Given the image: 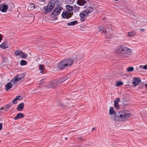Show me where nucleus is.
<instances>
[{
  "label": "nucleus",
  "mask_w": 147,
  "mask_h": 147,
  "mask_svg": "<svg viewBox=\"0 0 147 147\" xmlns=\"http://www.w3.org/2000/svg\"><path fill=\"white\" fill-rule=\"evenodd\" d=\"M131 115L126 110H122L120 111L118 113H117V115L114 117V119L116 121H119L121 120L128 119Z\"/></svg>",
  "instance_id": "1"
},
{
  "label": "nucleus",
  "mask_w": 147,
  "mask_h": 147,
  "mask_svg": "<svg viewBox=\"0 0 147 147\" xmlns=\"http://www.w3.org/2000/svg\"><path fill=\"white\" fill-rule=\"evenodd\" d=\"M73 62V59L71 58L64 59L59 63L58 67L59 69H63L72 65Z\"/></svg>",
  "instance_id": "2"
},
{
  "label": "nucleus",
  "mask_w": 147,
  "mask_h": 147,
  "mask_svg": "<svg viewBox=\"0 0 147 147\" xmlns=\"http://www.w3.org/2000/svg\"><path fill=\"white\" fill-rule=\"evenodd\" d=\"M93 10V7H89L85 9L82 11L80 14L81 21L84 22L85 20V19L90 13L92 12Z\"/></svg>",
  "instance_id": "3"
},
{
  "label": "nucleus",
  "mask_w": 147,
  "mask_h": 147,
  "mask_svg": "<svg viewBox=\"0 0 147 147\" xmlns=\"http://www.w3.org/2000/svg\"><path fill=\"white\" fill-rule=\"evenodd\" d=\"M66 7L67 10L63 12L61 16L64 19H69L73 14V13H71L70 12L73 10V9L72 6L70 5H66Z\"/></svg>",
  "instance_id": "4"
},
{
  "label": "nucleus",
  "mask_w": 147,
  "mask_h": 147,
  "mask_svg": "<svg viewBox=\"0 0 147 147\" xmlns=\"http://www.w3.org/2000/svg\"><path fill=\"white\" fill-rule=\"evenodd\" d=\"M119 50L121 51V55L125 57H127L131 53V50L124 46L122 45L119 48Z\"/></svg>",
  "instance_id": "5"
},
{
  "label": "nucleus",
  "mask_w": 147,
  "mask_h": 147,
  "mask_svg": "<svg viewBox=\"0 0 147 147\" xmlns=\"http://www.w3.org/2000/svg\"><path fill=\"white\" fill-rule=\"evenodd\" d=\"M25 75L24 74L17 75L13 78V80L11 81V82H13V84H16L19 81L22 79L24 77Z\"/></svg>",
  "instance_id": "6"
},
{
  "label": "nucleus",
  "mask_w": 147,
  "mask_h": 147,
  "mask_svg": "<svg viewBox=\"0 0 147 147\" xmlns=\"http://www.w3.org/2000/svg\"><path fill=\"white\" fill-rule=\"evenodd\" d=\"M63 9V7L61 6H58L53 10L51 14V16L54 17L59 15L61 13V10Z\"/></svg>",
  "instance_id": "7"
},
{
  "label": "nucleus",
  "mask_w": 147,
  "mask_h": 147,
  "mask_svg": "<svg viewBox=\"0 0 147 147\" xmlns=\"http://www.w3.org/2000/svg\"><path fill=\"white\" fill-rule=\"evenodd\" d=\"M9 7L8 5L4 4V3L0 4V10L2 12H6L7 11V9Z\"/></svg>",
  "instance_id": "8"
},
{
  "label": "nucleus",
  "mask_w": 147,
  "mask_h": 147,
  "mask_svg": "<svg viewBox=\"0 0 147 147\" xmlns=\"http://www.w3.org/2000/svg\"><path fill=\"white\" fill-rule=\"evenodd\" d=\"M134 80L132 84L135 87L139 85L141 82V80L139 78L135 77L134 78Z\"/></svg>",
  "instance_id": "9"
},
{
  "label": "nucleus",
  "mask_w": 147,
  "mask_h": 147,
  "mask_svg": "<svg viewBox=\"0 0 147 147\" xmlns=\"http://www.w3.org/2000/svg\"><path fill=\"white\" fill-rule=\"evenodd\" d=\"M53 9V8L48 5L46 6H44L43 8V9L44 10V12L45 14L50 13L51 11Z\"/></svg>",
  "instance_id": "10"
},
{
  "label": "nucleus",
  "mask_w": 147,
  "mask_h": 147,
  "mask_svg": "<svg viewBox=\"0 0 147 147\" xmlns=\"http://www.w3.org/2000/svg\"><path fill=\"white\" fill-rule=\"evenodd\" d=\"M120 100L119 98H117L116 100H114V107L117 109H119V106L118 103L119 102Z\"/></svg>",
  "instance_id": "11"
},
{
  "label": "nucleus",
  "mask_w": 147,
  "mask_h": 147,
  "mask_svg": "<svg viewBox=\"0 0 147 147\" xmlns=\"http://www.w3.org/2000/svg\"><path fill=\"white\" fill-rule=\"evenodd\" d=\"M14 85L13 83V82H8L5 85V90L6 91L8 90L12 87Z\"/></svg>",
  "instance_id": "12"
},
{
  "label": "nucleus",
  "mask_w": 147,
  "mask_h": 147,
  "mask_svg": "<svg viewBox=\"0 0 147 147\" xmlns=\"http://www.w3.org/2000/svg\"><path fill=\"white\" fill-rule=\"evenodd\" d=\"M55 3V0H51L49 2L48 5L53 9Z\"/></svg>",
  "instance_id": "13"
},
{
  "label": "nucleus",
  "mask_w": 147,
  "mask_h": 147,
  "mask_svg": "<svg viewBox=\"0 0 147 147\" xmlns=\"http://www.w3.org/2000/svg\"><path fill=\"white\" fill-rule=\"evenodd\" d=\"M24 117V114L21 113H18L14 119L15 120H17L20 118H22Z\"/></svg>",
  "instance_id": "14"
},
{
  "label": "nucleus",
  "mask_w": 147,
  "mask_h": 147,
  "mask_svg": "<svg viewBox=\"0 0 147 147\" xmlns=\"http://www.w3.org/2000/svg\"><path fill=\"white\" fill-rule=\"evenodd\" d=\"M109 114L111 115H113L114 117L116 116L115 111L113 109V107H110L109 111Z\"/></svg>",
  "instance_id": "15"
},
{
  "label": "nucleus",
  "mask_w": 147,
  "mask_h": 147,
  "mask_svg": "<svg viewBox=\"0 0 147 147\" xmlns=\"http://www.w3.org/2000/svg\"><path fill=\"white\" fill-rule=\"evenodd\" d=\"M0 47L1 48L5 49L9 47L8 44L7 42H4L0 45Z\"/></svg>",
  "instance_id": "16"
},
{
  "label": "nucleus",
  "mask_w": 147,
  "mask_h": 147,
  "mask_svg": "<svg viewBox=\"0 0 147 147\" xmlns=\"http://www.w3.org/2000/svg\"><path fill=\"white\" fill-rule=\"evenodd\" d=\"M77 3L78 5L82 6L86 3V1L84 0H78Z\"/></svg>",
  "instance_id": "17"
},
{
  "label": "nucleus",
  "mask_w": 147,
  "mask_h": 147,
  "mask_svg": "<svg viewBox=\"0 0 147 147\" xmlns=\"http://www.w3.org/2000/svg\"><path fill=\"white\" fill-rule=\"evenodd\" d=\"M24 107V103H21L18 105L17 109L18 111H22Z\"/></svg>",
  "instance_id": "18"
},
{
  "label": "nucleus",
  "mask_w": 147,
  "mask_h": 147,
  "mask_svg": "<svg viewBox=\"0 0 147 147\" xmlns=\"http://www.w3.org/2000/svg\"><path fill=\"white\" fill-rule=\"evenodd\" d=\"M78 23V21L77 20H75L67 23V24L68 26H74L75 25L77 24Z\"/></svg>",
  "instance_id": "19"
},
{
  "label": "nucleus",
  "mask_w": 147,
  "mask_h": 147,
  "mask_svg": "<svg viewBox=\"0 0 147 147\" xmlns=\"http://www.w3.org/2000/svg\"><path fill=\"white\" fill-rule=\"evenodd\" d=\"M99 31L100 32L101 31V32L106 33L107 32V31L106 29L104 28L102 26H100L99 27Z\"/></svg>",
  "instance_id": "20"
},
{
  "label": "nucleus",
  "mask_w": 147,
  "mask_h": 147,
  "mask_svg": "<svg viewBox=\"0 0 147 147\" xmlns=\"http://www.w3.org/2000/svg\"><path fill=\"white\" fill-rule=\"evenodd\" d=\"M76 138L77 140H78V141L80 142H83L85 140V139L83 137H80L78 136L76 137Z\"/></svg>",
  "instance_id": "21"
},
{
  "label": "nucleus",
  "mask_w": 147,
  "mask_h": 147,
  "mask_svg": "<svg viewBox=\"0 0 147 147\" xmlns=\"http://www.w3.org/2000/svg\"><path fill=\"white\" fill-rule=\"evenodd\" d=\"M27 64V62L26 61L22 60L20 61V64L22 66L25 65Z\"/></svg>",
  "instance_id": "22"
},
{
  "label": "nucleus",
  "mask_w": 147,
  "mask_h": 147,
  "mask_svg": "<svg viewBox=\"0 0 147 147\" xmlns=\"http://www.w3.org/2000/svg\"><path fill=\"white\" fill-rule=\"evenodd\" d=\"M22 52V51H20L19 50H17L14 53V54L16 56H18L20 57V55L21 54V53Z\"/></svg>",
  "instance_id": "23"
},
{
  "label": "nucleus",
  "mask_w": 147,
  "mask_h": 147,
  "mask_svg": "<svg viewBox=\"0 0 147 147\" xmlns=\"http://www.w3.org/2000/svg\"><path fill=\"white\" fill-rule=\"evenodd\" d=\"M21 54L20 55V57L22 59H26V58L27 55L25 53L22 52Z\"/></svg>",
  "instance_id": "24"
},
{
  "label": "nucleus",
  "mask_w": 147,
  "mask_h": 147,
  "mask_svg": "<svg viewBox=\"0 0 147 147\" xmlns=\"http://www.w3.org/2000/svg\"><path fill=\"white\" fill-rule=\"evenodd\" d=\"M136 34V32L134 31H132V32H129L128 33V35L130 37H132Z\"/></svg>",
  "instance_id": "25"
},
{
  "label": "nucleus",
  "mask_w": 147,
  "mask_h": 147,
  "mask_svg": "<svg viewBox=\"0 0 147 147\" xmlns=\"http://www.w3.org/2000/svg\"><path fill=\"white\" fill-rule=\"evenodd\" d=\"M74 0H66V3L67 4H71L74 3Z\"/></svg>",
  "instance_id": "26"
},
{
  "label": "nucleus",
  "mask_w": 147,
  "mask_h": 147,
  "mask_svg": "<svg viewBox=\"0 0 147 147\" xmlns=\"http://www.w3.org/2000/svg\"><path fill=\"white\" fill-rule=\"evenodd\" d=\"M134 70V68L132 67H129L127 69V70L128 72L132 71Z\"/></svg>",
  "instance_id": "27"
},
{
  "label": "nucleus",
  "mask_w": 147,
  "mask_h": 147,
  "mask_svg": "<svg viewBox=\"0 0 147 147\" xmlns=\"http://www.w3.org/2000/svg\"><path fill=\"white\" fill-rule=\"evenodd\" d=\"M39 67L40 69V72L41 73H42L44 72V71L43 70V66L42 65H40L39 66Z\"/></svg>",
  "instance_id": "28"
},
{
  "label": "nucleus",
  "mask_w": 147,
  "mask_h": 147,
  "mask_svg": "<svg viewBox=\"0 0 147 147\" xmlns=\"http://www.w3.org/2000/svg\"><path fill=\"white\" fill-rule=\"evenodd\" d=\"M28 7L31 10H33L34 8H35V5L32 3V4L30 5Z\"/></svg>",
  "instance_id": "29"
},
{
  "label": "nucleus",
  "mask_w": 147,
  "mask_h": 147,
  "mask_svg": "<svg viewBox=\"0 0 147 147\" xmlns=\"http://www.w3.org/2000/svg\"><path fill=\"white\" fill-rule=\"evenodd\" d=\"M123 83L120 81L117 82L116 86H119L123 84Z\"/></svg>",
  "instance_id": "30"
},
{
  "label": "nucleus",
  "mask_w": 147,
  "mask_h": 147,
  "mask_svg": "<svg viewBox=\"0 0 147 147\" xmlns=\"http://www.w3.org/2000/svg\"><path fill=\"white\" fill-rule=\"evenodd\" d=\"M57 85V84L56 83H51L50 85V87H49V88H55V87Z\"/></svg>",
  "instance_id": "31"
},
{
  "label": "nucleus",
  "mask_w": 147,
  "mask_h": 147,
  "mask_svg": "<svg viewBox=\"0 0 147 147\" xmlns=\"http://www.w3.org/2000/svg\"><path fill=\"white\" fill-rule=\"evenodd\" d=\"M17 98L16 97L15 98V99H13L12 101V102L13 104H16L17 103V100H18Z\"/></svg>",
  "instance_id": "32"
},
{
  "label": "nucleus",
  "mask_w": 147,
  "mask_h": 147,
  "mask_svg": "<svg viewBox=\"0 0 147 147\" xmlns=\"http://www.w3.org/2000/svg\"><path fill=\"white\" fill-rule=\"evenodd\" d=\"M59 106L60 107L63 108H66V107H67L66 106V105H65V104H60L59 105Z\"/></svg>",
  "instance_id": "33"
},
{
  "label": "nucleus",
  "mask_w": 147,
  "mask_h": 147,
  "mask_svg": "<svg viewBox=\"0 0 147 147\" xmlns=\"http://www.w3.org/2000/svg\"><path fill=\"white\" fill-rule=\"evenodd\" d=\"M16 97L17 98H18V100H19L22 99V96H16Z\"/></svg>",
  "instance_id": "34"
},
{
  "label": "nucleus",
  "mask_w": 147,
  "mask_h": 147,
  "mask_svg": "<svg viewBox=\"0 0 147 147\" xmlns=\"http://www.w3.org/2000/svg\"><path fill=\"white\" fill-rule=\"evenodd\" d=\"M65 81V80H64L63 78H61L59 80V82L60 83H62L63 82H64Z\"/></svg>",
  "instance_id": "35"
},
{
  "label": "nucleus",
  "mask_w": 147,
  "mask_h": 147,
  "mask_svg": "<svg viewBox=\"0 0 147 147\" xmlns=\"http://www.w3.org/2000/svg\"><path fill=\"white\" fill-rule=\"evenodd\" d=\"M12 104H7L5 105V107L6 109H8L9 107H10L11 106V105Z\"/></svg>",
  "instance_id": "36"
},
{
  "label": "nucleus",
  "mask_w": 147,
  "mask_h": 147,
  "mask_svg": "<svg viewBox=\"0 0 147 147\" xmlns=\"http://www.w3.org/2000/svg\"><path fill=\"white\" fill-rule=\"evenodd\" d=\"M144 65H140V67L142 69H145Z\"/></svg>",
  "instance_id": "37"
},
{
  "label": "nucleus",
  "mask_w": 147,
  "mask_h": 147,
  "mask_svg": "<svg viewBox=\"0 0 147 147\" xmlns=\"http://www.w3.org/2000/svg\"><path fill=\"white\" fill-rule=\"evenodd\" d=\"M68 78V77H67V76H66L65 77H63V78L64 79V80H65V81L67 80Z\"/></svg>",
  "instance_id": "38"
},
{
  "label": "nucleus",
  "mask_w": 147,
  "mask_h": 147,
  "mask_svg": "<svg viewBox=\"0 0 147 147\" xmlns=\"http://www.w3.org/2000/svg\"><path fill=\"white\" fill-rule=\"evenodd\" d=\"M3 125L2 123H0V130H2V129Z\"/></svg>",
  "instance_id": "39"
},
{
  "label": "nucleus",
  "mask_w": 147,
  "mask_h": 147,
  "mask_svg": "<svg viewBox=\"0 0 147 147\" xmlns=\"http://www.w3.org/2000/svg\"><path fill=\"white\" fill-rule=\"evenodd\" d=\"M145 69H147V64L146 65H144Z\"/></svg>",
  "instance_id": "40"
},
{
  "label": "nucleus",
  "mask_w": 147,
  "mask_h": 147,
  "mask_svg": "<svg viewBox=\"0 0 147 147\" xmlns=\"http://www.w3.org/2000/svg\"><path fill=\"white\" fill-rule=\"evenodd\" d=\"M140 31H144L145 30V29L144 28L143 29H140Z\"/></svg>",
  "instance_id": "41"
},
{
  "label": "nucleus",
  "mask_w": 147,
  "mask_h": 147,
  "mask_svg": "<svg viewBox=\"0 0 147 147\" xmlns=\"http://www.w3.org/2000/svg\"><path fill=\"white\" fill-rule=\"evenodd\" d=\"M2 38L1 36V34H0V41L2 40Z\"/></svg>",
  "instance_id": "42"
},
{
  "label": "nucleus",
  "mask_w": 147,
  "mask_h": 147,
  "mask_svg": "<svg viewBox=\"0 0 147 147\" xmlns=\"http://www.w3.org/2000/svg\"><path fill=\"white\" fill-rule=\"evenodd\" d=\"M41 2H45V0H40Z\"/></svg>",
  "instance_id": "43"
},
{
  "label": "nucleus",
  "mask_w": 147,
  "mask_h": 147,
  "mask_svg": "<svg viewBox=\"0 0 147 147\" xmlns=\"http://www.w3.org/2000/svg\"><path fill=\"white\" fill-rule=\"evenodd\" d=\"M95 128H92V130L93 131H94L95 130Z\"/></svg>",
  "instance_id": "44"
},
{
  "label": "nucleus",
  "mask_w": 147,
  "mask_h": 147,
  "mask_svg": "<svg viewBox=\"0 0 147 147\" xmlns=\"http://www.w3.org/2000/svg\"><path fill=\"white\" fill-rule=\"evenodd\" d=\"M84 147H88V145H85Z\"/></svg>",
  "instance_id": "45"
},
{
  "label": "nucleus",
  "mask_w": 147,
  "mask_h": 147,
  "mask_svg": "<svg viewBox=\"0 0 147 147\" xmlns=\"http://www.w3.org/2000/svg\"><path fill=\"white\" fill-rule=\"evenodd\" d=\"M5 108V107H2L1 108V109H2V110H3V109H4Z\"/></svg>",
  "instance_id": "46"
},
{
  "label": "nucleus",
  "mask_w": 147,
  "mask_h": 147,
  "mask_svg": "<svg viewBox=\"0 0 147 147\" xmlns=\"http://www.w3.org/2000/svg\"><path fill=\"white\" fill-rule=\"evenodd\" d=\"M65 140H67V138L65 137Z\"/></svg>",
  "instance_id": "47"
},
{
  "label": "nucleus",
  "mask_w": 147,
  "mask_h": 147,
  "mask_svg": "<svg viewBox=\"0 0 147 147\" xmlns=\"http://www.w3.org/2000/svg\"><path fill=\"white\" fill-rule=\"evenodd\" d=\"M77 7V6L76 5H74V7Z\"/></svg>",
  "instance_id": "48"
},
{
  "label": "nucleus",
  "mask_w": 147,
  "mask_h": 147,
  "mask_svg": "<svg viewBox=\"0 0 147 147\" xmlns=\"http://www.w3.org/2000/svg\"><path fill=\"white\" fill-rule=\"evenodd\" d=\"M87 1L89 2L90 1V0H87Z\"/></svg>",
  "instance_id": "49"
},
{
  "label": "nucleus",
  "mask_w": 147,
  "mask_h": 147,
  "mask_svg": "<svg viewBox=\"0 0 147 147\" xmlns=\"http://www.w3.org/2000/svg\"><path fill=\"white\" fill-rule=\"evenodd\" d=\"M2 110V109L0 108V111Z\"/></svg>",
  "instance_id": "50"
},
{
  "label": "nucleus",
  "mask_w": 147,
  "mask_h": 147,
  "mask_svg": "<svg viewBox=\"0 0 147 147\" xmlns=\"http://www.w3.org/2000/svg\"><path fill=\"white\" fill-rule=\"evenodd\" d=\"M1 0H0V3L1 2Z\"/></svg>",
  "instance_id": "51"
},
{
  "label": "nucleus",
  "mask_w": 147,
  "mask_h": 147,
  "mask_svg": "<svg viewBox=\"0 0 147 147\" xmlns=\"http://www.w3.org/2000/svg\"><path fill=\"white\" fill-rule=\"evenodd\" d=\"M1 142V141L0 140V143Z\"/></svg>",
  "instance_id": "52"
},
{
  "label": "nucleus",
  "mask_w": 147,
  "mask_h": 147,
  "mask_svg": "<svg viewBox=\"0 0 147 147\" xmlns=\"http://www.w3.org/2000/svg\"><path fill=\"white\" fill-rule=\"evenodd\" d=\"M74 0L75 1V0Z\"/></svg>",
  "instance_id": "53"
}]
</instances>
